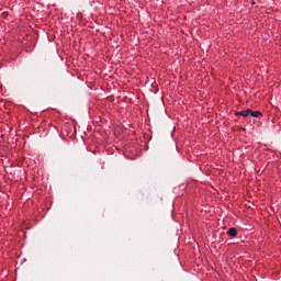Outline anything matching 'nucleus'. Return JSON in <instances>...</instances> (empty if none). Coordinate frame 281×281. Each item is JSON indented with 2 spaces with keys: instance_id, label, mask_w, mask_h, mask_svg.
<instances>
[{
  "instance_id": "nucleus-1",
  "label": "nucleus",
  "mask_w": 281,
  "mask_h": 281,
  "mask_svg": "<svg viewBox=\"0 0 281 281\" xmlns=\"http://www.w3.org/2000/svg\"><path fill=\"white\" fill-rule=\"evenodd\" d=\"M251 109H247L239 112H235V115H240L241 117H249Z\"/></svg>"
},
{
  "instance_id": "nucleus-2",
  "label": "nucleus",
  "mask_w": 281,
  "mask_h": 281,
  "mask_svg": "<svg viewBox=\"0 0 281 281\" xmlns=\"http://www.w3.org/2000/svg\"><path fill=\"white\" fill-rule=\"evenodd\" d=\"M227 235L231 236L232 238H236V236H238V229H236V227H231L227 231Z\"/></svg>"
},
{
  "instance_id": "nucleus-3",
  "label": "nucleus",
  "mask_w": 281,
  "mask_h": 281,
  "mask_svg": "<svg viewBox=\"0 0 281 281\" xmlns=\"http://www.w3.org/2000/svg\"><path fill=\"white\" fill-rule=\"evenodd\" d=\"M250 115L251 117H260V115L262 116V112L250 110Z\"/></svg>"
}]
</instances>
